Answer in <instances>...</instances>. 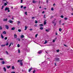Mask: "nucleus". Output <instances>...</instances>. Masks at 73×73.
<instances>
[{
    "label": "nucleus",
    "mask_w": 73,
    "mask_h": 73,
    "mask_svg": "<svg viewBox=\"0 0 73 73\" xmlns=\"http://www.w3.org/2000/svg\"><path fill=\"white\" fill-rule=\"evenodd\" d=\"M18 62H21L20 64L22 66L23 64V62H22V60H18L17 61Z\"/></svg>",
    "instance_id": "1"
},
{
    "label": "nucleus",
    "mask_w": 73,
    "mask_h": 73,
    "mask_svg": "<svg viewBox=\"0 0 73 73\" xmlns=\"http://www.w3.org/2000/svg\"><path fill=\"white\" fill-rule=\"evenodd\" d=\"M60 60V58H55V60L56 61H59Z\"/></svg>",
    "instance_id": "2"
},
{
    "label": "nucleus",
    "mask_w": 73,
    "mask_h": 73,
    "mask_svg": "<svg viewBox=\"0 0 73 73\" xmlns=\"http://www.w3.org/2000/svg\"><path fill=\"white\" fill-rule=\"evenodd\" d=\"M5 28L7 29H9V26L8 25H5Z\"/></svg>",
    "instance_id": "3"
},
{
    "label": "nucleus",
    "mask_w": 73,
    "mask_h": 73,
    "mask_svg": "<svg viewBox=\"0 0 73 73\" xmlns=\"http://www.w3.org/2000/svg\"><path fill=\"white\" fill-rule=\"evenodd\" d=\"M9 7H6L5 8V11H7V10H9Z\"/></svg>",
    "instance_id": "4"
},
{
    "label": "nucleus",
    "mask_w": 73,
    "mask_h": 73,
    "mask_svg": "<svg viewBox=\"0 0 73 73\" xmlns=\"http://www.w3.org/2000/svg\"><path fill=\"white\" fill-rule=\"evenodd\" d=\"M7 20H8V18H7L6 19H3V21H7Z\"/></svg>",
    "instance_id": "5"
},
{
    "label": "nucleus",
    "mask_w": 73,
    "mask_h": 73,
    "mask_svg": "<svg viewBox=\"0 0 73 73\" xmlns=\"http://www.w3.org/2000/svg\"><path fill=\"white\" fill-rule=\"evenodd\" d=\"M1 64H5V61L3 60L2 62H1Z\"/></svg>",
    "instance_id": "6"
},
{
    "label": "nucleus",
    "mask_w": 73,
    "mask_h": 73,
    "mask_svg": "<svg viewBox=\"0 0 73 73\" xmlns=\"http://www.w3.org/2000/svg\"><path fill=\"white\" fill-rule=\"evenodd\" d=\"M46 20H45V21H44V25H46Z\"/></svg>",
    "instance_id": "7"
},
{
    "label": "nucleus",
    "mask_w": 73,
    "mask_h": 73,
    "mask_svg": "<svg viewBox=\"0 0 73 73\" xmlns=\"http://www.w3.org/2000/svg\"><path fill=\"white\" fill-rule=\"evenodd\" d=\"M14 37L15 38H16L17 37V35H16V34H15L14 35Z\"/></svg>",
    "instance_id": "8"
},
{
    "label": "nucleus",
    "mask_w": 73,
    "mask_h": 73,
    "mask_svg": "<svg viewBox=\"0 0 73 73\" xmlns=\"http://www.w3.org/2000/svg\"><path fill=\"white\" fill-rule=\"evenodd\" d=\"M9 22L10 23H13V21L11 20H9Z\"/></svg>",
    "instance_id": "9"
},
{
    "label": "nucleus",
    "mask_w": 73,
    "mask_h": 73,
    "mask_svg": "<svg viewBox=\"0 0 73 73\" xmlns=\"http://www.w3.org/2000/svg\"><path fill=\"white\" fill-rule=\"evenodd\" d=\"M37 3V1H35V0L33 1V4H35V3Z\"/></svg>",
    "instance_id": "10"
},
{
    "label": "nucleus",
    "mask_w": 73,
    "mask_h": 73,
    "mask_svg": "<svg viewBox=\"0 0 73 73\" xmlns=\"http://www.w3.org/2000/svg\"><path fill=\"white\" fill-rule=\"evenodd\" d=\"M29 48H27V49H26L25 50V51H26V52H28L29 51Z\"/></svg>",
    "instance_id": "11"
},
{
    "label": "nucleus",
    "mask_w": 73,
    "mask_h": 73,
    "mask_svg": "<svg viewBox=\"0 0 73 73\" xmlns=\"http://www.w3.org/2000/svg\"><path fill=\"white\" fill-rule=\"evenodd\" d=\"M15 27H12L11 28V30H13V31H14V30H15Z\"/></svg>",
    "instance_id": "12"
},
{
    "label": "nucleus",
    "mask_w": 73,
    "mask_h": 73,
    "mask_svg": "<svg viewBox=\"0 0 73 73\" xmlns=\"http://www.w3.org/2000/svg\"><path fill=\"white\" fill-rule=\"evenodd\" d=\"M28 28V27L25 26V31H26V30H27V29Z\"/></svg>",
    "instance_id": "13"
},
{
    "label": "nucleus",
    "mask_w": 73,
    "mask_h": 73,
    "mask_svg": "<svg viewBox=\"0 0 73 73\" xmlns=\"http://www.w3.org/2000/svg\"><path fill=\"white\" fill-rule=\"evenodd\" d=\"M3 69L4 71V72H6V70H7L6 69V68H5V67H4L3 68Z\"/></svg>",
    "instance_id": "14"
},
{
    "label": "nucleus",
    "mask_w": 73,
    "mask_h": 73,
    "mask_svg": "<svg viewBox=\"0 0 73 73\" xmlns=\"http://www.w3.org/2000/svg\"><path fill=\"white\" fill-rule=\"evenodd\" d=\"M32 68H30L29 69V72H31V70H32Z\"/></svg>",
    "instance_id": "15"
},
{
    "label": "nucleus",
    "mask_w": 73,
    "mask_h": 73,
    "mask_svg": "<svg viewBox=\"0 0 73 73\" xmlns=\"http://www.w3.org/2000/svg\"><path fill=\"white\" fill-rule=\"evenodd\" d=\"M3 34H4V35H6V34H7V33H6V32L5 31H4L3 32Z\"/></svg>",
    "instance_id": "16"
},
{
    "label": "nucleus",
    "mask_w": 73,
    "mask_h": 73,
    "mask_svg": "<svg viewBox=\"0 0 73 73\" xmlns=\"http://www.w3.org/2000/svg\"><path fill=\"white\" fill-rule=\"evenodd\" d=\"M47 43H48V41L46 40L45 41V42L44 43V44H46Z\"/></svg>",
    "instance_id": "17"
},
{
    "label": "nucleus",
    "mask_w": 73,
    "mask_h": 73,
    "mask_svg": "<svg viewBox=\"0 0 73 73\" xmlns=\"http://www.w3.org/2000/svg\"><path fill=\"white\" fill-rule=\"evenodd\" d=\"M11 44H12V45H13V43H10V44L9 46V47H10V46H11Z\"/></svg>",
    "instance_id": "18"
},
{
    "label": "nucleus",
    "mask_w": 73,
    "mask_h": 73,
    "mask_svg": "<svg viewBox=\"0 0 73 73\" xmlns=\"http://www.w3.org/2000/svg\"><path fill=\"white\" fill-rule=\"evenodd\" d=\"M42 52V50H40L39 52H38V54H40Z\"/></svg>",
    "instance_id": "19"
},
{
    "label": "nucleus",
    "mask_w": 73,
    "mask_h": 73,
    "mask_svg": "<svg viewBox=\"0 0 73 73\" xmlns=\"http://www.w3.org/2000/svg\"><path fill=\"white\" fill-rule=\"evenodd\" d=\"M1 38L2 39H3V38H4V36H3V35H2V34H1Z\"/></svg>",
    "instance_id": "20"
},
{
    "label": "nucleus",
    "mask_w": 73,
    "mask_h": 73,
    "mask_svg": "<svg viewBox=\"0 0 73 73\" xmlns=\"http://www.w3.org/2000/svg\"><path fill=\"white\" fill-rule=\"evenodd\" d=\"M62 31V29H61V28H60L59 29V31L61 32Z\"/></svg>",
    "instance_id": "21"
},
{
    "label": "nucleus",
    "mask_w": 73,
    "mask_h": 73,
    "mask_svg": "<svg viewBox=\"0 0 73 73\" xmlns=\"http://www.w3.org/2000/svg\"><path fill=\"white\" fill-rule=\"evenodd\" d=\"M5 46V45H4V44H2L1 45V46L2 47H4V46Z\"/></svg>",
    "instance_id": "22"
},
{
    "label": "nucleus",
    "mask_w": 73,
    "mask_h": 73,
    "mask_svg": "<svg viewBox=\"0 0 73 73\" xmlns=\"http://www.w3.org/2000/svg\"><path fill=\"white\" fill-rule=\"evenodd\" d=\"M7 68H8V69H9V68H11V66H7Z\"/></svg>",
    "instance_id": "23"
},
{
    "label": "nucleus",
    "mask_w": 73,
    "mask_h": 73,
    "mask_svg": "<svg viewBox=\"0 0 73 73\" xmlns=\"http://www.w3.org/2000/svg\"><path fill=\"white\" fill-rule=\"evenodd\" d=\"M21 38H23V37H24V35H21Z\"/></svg>",
    "instance_id": "24"
},
{
    "label": "nucleus",
    "mask_w": 73,
    "mask_h": 73,
    "mask_svg": "<svg viewBox=\"0 0 73 73\" xmlns=\"http://www.w3.org/2000/svg\"><path fill=\"white\" fill-rule=\"evenodd\" d=\"M40 30H42L43 29V27H41L40 28Z\"/></svg>",
    "instance_id": "25"
},
{
    "label": "nucleus",
    "mask_w": 73,
    "mask_h": 73,
    "mask_svg": "<svg viewBox=\"0 0 73 73\" xmlns=\"http://www.w3.org/2000/svg\"><path fill=\"white\" fill-rule=\"evenodd\" d=\"M18 32H21V30L20 29H18Z\"/></svg>",
    "instance_id": "26"
},
{
    "label": "nucleus",
    "mask_w": 73,
    "mask_h": 73,
    "mask_svg": "<svg viewBox=\"0 0 73 73\" xmlns=\"http://www.w3.org/2000/svg\"><path fill=\"white\" fill-rule=\"evenodd\" d=\"M20 46V45L19 44H17V47L18 48H19Z\"/></svg>",
    "instance_id": "27"
},
{
    "label": "nucleus",
    "mask_w": 73,
    "mask_h": 73,
    "mask_svg": "<svg viewBox=\"0 0 73 73\" xmlns=\"http://www.w3.org/2000/svg\"><path fill=\"white\" fill-rule=\"evenodd\" d=\"M4 5L5 6H6V5H7V3H5L4 4Z\"/></svg>",
    "instance_id": "28"
},
{
    "label": "nucleus",
    "mask_w": 73,
    "mask_h": 73,
    "mask_svg": "<svg viewBox=\"0 0 73 73\" xmlns=\"http://www.w3.org/2000/svg\"><path fill=\"white\" fill-rule=\"evenodd\" d=\"M6 53L7 54H9L8 53V51H6Z\"/></svg>",
    "instance_id": "29"
},
{
    "label": "nucleus",
    "mask_w": 73,
    "mask_h": 73,
    "mask_svg": "<svg viewBox=\"0 0 73 73\" xmlns=\"http://www.w3.org/2000/svg\"><path fill=\"white\" fill-rule=\"evenodd\" d=\"M12 69H15V67L14 66H13L12 67Z\"/></svg>",
    "instance_id": "30"
},
{
    "label": "nucleus",
    "mask_w": 73,
    "mask_h": 73,
    "mask_svg": "<svg viewBox=\"0 0 73 73\" xmlns=\"http://www.w3.org/2000/svg\"><path fill=\"white\" fill-rule=\"evenodd\" d=\"M20 21H18V23H17V24L18 25H19V24H20Z\"/></svg>",
    "instance_id": "31"
},
{
    "label": "nucleus",
    "mask_w": 73,
    "mask_h": 73,
    "mask_svg": "<svg viewBox=\"0 0 73 73\" xmlns=\"http://www.w3.org/2000/svg\"><path fill=\"white\" fill-rule=\"evenodd\" d=\"M38 23V21H36V20L35 21V24H37V23Z\"/></svg>",
    "instance_id": "32"
},
{
    "label": "nucleus",
    "mask_w": 73,
    "mask_h": 73,
    "mask_svg": "<svg viewBox=\"0 0 73 73\" xmlns=\"http://www.w3.org/2000/svg\"><path fill=\"white\" fill-rule=\"evenodd\" d=\"M43 18H44V19H46V17H45V15H44L43 16Z\"/></svg>",
    "instance_id": "33"
},
{
    "label": "nucleus",
    "mask_w": 73,
    "mask_h": 73,
    "mask_svg": "<svg viewBox=\"0 0 73 73\" xmlns=\"http://www.w3.org/2000/svg\"><path fill=\"white\" fill-rule=\"evenodd\" d=\"M0 60H1V61H3L4 60V59L3 58H0Z\"/></svg>",
    "instance_id": "34"
},
{
    "label": "nucleus",
    "mask_w": 73,
    "mask_h": 73,
    "mask_svg": "<svg viewBox=\"0 0 73 73\" xmlns=\"http://www.w3.org/2000/svg\"><path fill=\"white\" fill-rule=\"evenodd\" d=\"M37 36H38V34H36V35H35V37L36 38V37H37Z\"/></svg>",
    "instance_id": "35"
},
{
    "label": "nucleus",
    "mask_w": 73,
    "mask_h": 73,
    "mask_svg": "<svg viewBox=\"0 0 73 73\" xmlns=\"http://www.w3.org/2000/svg\"><path fill=\"white\" fill-rule=\"evenodd\" d=\"M35 72H36V70H34V71H33V73H35Z\"/></svg>",
    "instance_id": "36"
},
{
    "label": "nucleus",
    "mask_w": 73,
    "mask_h": 73,
    "mask_svg": "<svg viewBox=\"0 0 73 73\" xmlns=\"http://www.w3.org/2000/svg\"><path fill=\"white\" fill-rule=\"evenodd\" d=\"M18 53H20V50L19 49L18 50Z\"/></svg>",
    "instance_id": "37"
},
{
    "label": "nucleus",
    "mask_w": 73,
    "mask_h": 73,
    "mask_svg": "<svg viewBox=\"0 0 73 73\" xmlns=\"http://www.w3.org/2000/svg\"><path fill=\"white\" fill-rule=\"evenodd\" d=\"M67 19H68V18L66 17H65L64 18V20H67Z\"/></svg>",
    "instance_id": "38"
},
{
    "label": "nucleus",
    "mask_w": 73,
    "mask_h": 73,
    "mask_svg": "<svg viewBox=\"0 0 73 73\" xmlns=\"http://www.w3.org/2000/svg\"><path fill=\"white\" fill-rule=\"evenodd\" d=\"M46 31V32H49V30H47V29H46L45 30Z\"/></svg>",
    "instance_id": "39"
},
{
    "label": "nucleus",
    "mask_w": 73,
    "mask_h": 73,
    "mask_svg": "<svg viewBox=\"0 0 73 73\" xmlns=\"http://www.w3.org/2000/svg\"><path fill=\"white\" fill-rule=\"evenodd\" d=\"M18 40L19 41H20V40H21V39H20V38H18Z\"/></svg>",
    "instance_id": "40"
},
{
    "label": "nucleus",
    "mask_w": 73,
    "mask_h": 73,
    "mask_svg": "<svg viewBox=\"0 0 73 73\" xmlns=\"http://www.w3.org/2000/svg\"><path fill=\"white\" fill-rule=\"evenodd\" d=\"M61 21H59V24H61Z\"/></svg>",
    "instance_id": "41"
},
{
    "label": "nucleus",
    "mask_w": 73,
    "mask_h": 73,
    "mask_svg": "<svg viewBox=\"0 0 73 73\" xmlns=\"http://www.w3.org/2000/svg\"><path fill=\"white\" fill-rule=\"evenodd\" d=\"M60 17L61 18H64V16L63 15H61Z\"/></svg>",
    "instance_id": "42"
},
{
    "label": "nucleus",
    "mask_w": 73,
    "mask_h": 73,
    "mask_svg": "<svg viewBox=\"0 0 73 73\" xmlns=\"http://www.w3.org/2000/svg\"><path fill=\"white\" fill-rule=\"evenodd\" d=\"M51 11H53L54 10V9H53V8H52L51 9Z\"/></svg>",
    "instance_id": "43"
},
{
    "label": "nucleus",
    "mask_w": 73,
    "mask_h": 73,
    "mask_svg": "<svg viewBox=\"0 0 73 73\" xmlns=\"http://www.w3.org/2000/svg\"><path fill=\"white\" fill-rule=\"evenodd\" d=\"M25 14L26 15H27V11L25 12Z\"/></svg>",
    "instance_id": "44"
},
{
    "label": "nucleus",
    "mask_w": 73,
    "mask_h": 73,
    "mask_svg": "<svg viewBox=\"0 0 73 73\" xmlns=\"http://www.w3.org/2000/svg\"><path fill=\"white\" fill-rule=\"evenodd\" d=\"M60 50H56V51L57 52H59Z\"/></svg>",
    "instance_id": "45"
},
{
    "label": "nucleus",
    "mask_w": 73,
    "mask_h": 73,
    "mask_svg": "<svg viewBox=\"0 0 73 73\" xmlns=\"http://www.w3.org/2000/svg\"><path fill=\"white\" fill-rule=\"evenodd\" d=\"M3 8H4V5H3L2 6V9H3Z\"/></svg>",
    "instance_id": "46"
},
{
    "label": "nucleus",
    "mask_w": 73,
    "mask_h": 73,
    "mask_svg": "<svg viewBox=\"0 0 73 73\" xmlns=\"http://www.w3.org/2000/svg\"><path fill=\"white\" fill-rule=\"evenodd\" d=\"M8 44H9L7 42L6 44V46H7L8 45Z\"/></svg>",
    "instance_id": "47"
},
{
    "label": "nucleus",
    "mask_w": 73,
    "mask_h": 73,
    "mask_svg": "<svg viewBox=\"0 0 73 73\" xmlns=\"http://www.w3.org/2000/svg\"><path fill=\"white\" fill-rule=\"evenodd\" d=\"M35 27H37V25L35 24V25H34Z\"/></svg>",
    "instance_id": "48"
},
{
    "label": "nucleus",
    "mask_w": 73,
    "mask_h": 73,
    "mask_svg": "<svg viewBox=\"0 0 73 73\" xmlns=\"http://www.w3.org/2000/svg\"><path fill=\"white\" fill-rule=\"evenodd\" d=\"M56 25V23H54V26H55Z\"/></svg>",
    "instance_id": "49"
},
{
    "label": "nucleus",
    "mask_w": 73,
    "mask_h": 73,
    "mask_svg": "<svg viewBox=\"0 0 73 73\" xmlns=\"http://www.w3.org/2000/svg\"><path fill=\"white\" fill-rule=\"evenodd\" d=\"M21 1L20 2L21 3H23V0H21Z\"/></svg>",
    "instance_id": "50"
},
{
    "label": "nucleus",
    "mask_w": 73,
    "mask_h": 73,
    "mask_svg": "<svg viewBox=\"0 0 73 73\" xmlns=\"http://www.w3.org/2000/svg\"><path fill=\"white\" fill-rule=\"evenodd\" d=\"M7 37H5V40H7Z\"/></svg>",
    "instance_id": "51"
},
{
    "label": "nucleus",
    "mask_w": 73,
    "mask_h": 73,
    "mask_svg": "<svg viewBox=\"0 0 73 73\" xmlns=\"http://www.w3.org/2000/svg\"><path fill=\"white\" fill-rule=\"evenodd\" d=\"M23 8V6H21V8Z\"/></svg>",
    "instance_id": "52"
},
{
    "label": "nucleus",
    "mask_w": 73,
    "mask_h": 73,
    "mask_svg": "<svg viewBox=\"0 0 73 73\" xmlns=\"http://www.w3.org/2000/svg\"><path fill=\"white\" fill-rule=\"evenodd\" d=\"M40 26H43V25H42V24H41L40 25Z\"/></svg>",
    "instance_id": "53"
},
{
    "label": "nucleus",
    "mask_w": 73,
    "mask_h": 73,
    "mask_svg": "<svg viewBox=\"0 0 73 73\" xmlns=\"http://www.w3.org/2000/svg\"><path fill=\"white\" fill-rule=\"evenodd\" d=\"M52 42H55V40H53Z\"/></svg>",
    "instance_id": "54"
},
{
    "label": "nucleus",
    "mask_w": 73,
    "mask_h": 73,
    "mask_svg": "<svg viewBox=\"0 0 73 73\" xmlns=\"http://www.w3.org/2000/svg\"><path fill=\"white\" fill-rule=\"evenodd\" d=\"M27 8V7H24V9H25V8Z\"/></svg>",
    "instance_id": "55"
},
{
    "label": "nucleus",
    "mask_w": 73,
    "mask_h": 73,
    "mask_svg": "<svg viewBox=\"0 0 73 73\" xmlns=\"http://www.w3.org/2000/svg\"><path fill=\"white\" fill-rule=\"evenodd\" d=\"M11 17V16L9 15L7 17Z\"/></svg>",
    "instance_id": "56"
},
{
    "label": "nucleus",
    "mask_w": 73,
    "mask_h": 73,
    "mask_svg": "<svg viewBox=\"0 0 73 73\" xmlns=\"http://www.w3.org/2000/svg\"><path fill=\"white\" fill-rule=\"evenodd\" d=\"M11 73H15V72L13 71V72H11Z\"/></svg>",
    "instance_id": "57"
},
{
    "label": "nucleus",
    "mask_w": 73,
    "mask_h": 73,
    "mask_svg": "<svg viewBox=\"0 0 73 73\" xmlns=\"http://www.w3.org/2000/svg\"><path fill=\"white\" fill-rule=\"evenodd\" d=\"M46 2L47 3H48V0H47Z\"/></svg>",
    "instance_id": "58"
},
{
    "label": "nucleus",
    "mask_w": 73,
    "mask_h": 73,
    "mask_svg": "<svg viewBox=\"0 0 73 73\" xmlns=\"http://www.w3.org/2000/svg\"><path fill=\"white\" fill-rule=\"evenodd\" d=\"M6 3H7V4L8 3L9 4V2H7V1H6Z\"/></svg>",
    "instance_id": "59"
},
{
    "label": "nucleus",
    "mask_w": 73,
    "mask_h": 73,
    "mask_svg": "<svg viewBox=\"0 0 73 73\" xmlns=\"http://www.w3.org/2000/svg\"><path fill=\"white\" fill-rule=\"evenodd\" d=\"M44 12H45V11H43L42 12V13H44Z\"/></svg>",
    "instance_id": "60"
},
{
    "label": "nucleus",
    "mask_w": 73,
    "mask_h": 73,
    "mask_svg": "<svg viewBox=\"0 0 73 73\" xmlns=\"http://www.w3.org/2000/svg\"><path fill=\"white\" fill-rule=\"evenodd\" d=\"M32 19H35V17H33L32 18Z\"/></svg>",
    "instance_id": "61"
},
{
    "label": "nucleus",
    "mask_w": 73,
    "mask_h": 73,
    "mask_svg": "<svg viewBox=\"0 0 73 73\" xmlns=\"http://www.w3.org/2000/svg\"><path fill=\"white\" fill-rule=\"evenodd\" d=\"M30 31H32V29H29Z\"/></svg>",
    "instance_id": "62"
},
{
    "label": "nucleus",
    "mask_w": 73,
    "mask_h": 73,
    "mask_svg": "<svg viewBox=\"0 0 73 73\" xmlns=\"http://www.w3.org/2000/svg\"><path fill=\"white\" fill-rule=\"evenodd\" d=\"M54 65H55V66H56V63H54Z\"/></svg>",
    "instance_id": "63"
},
{
    "label": "nucleus",
    "mask_w": 73,
    "mask_h": 73,
    "mask_svg": "<svg viewBox=\"0 0 73 73\" xmlns=\"http://www.w3.org/2000/svg\"><path fill=\"white\" fill-rule=\"evenodd\" d=\"M0 29H2V27L1 26L0 27Z\"/></svg>",
    "instance_id": "64"
}]
</instances>
